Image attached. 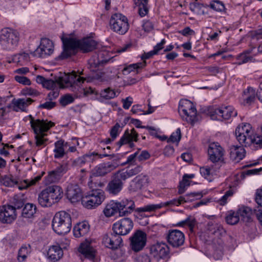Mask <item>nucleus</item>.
Segmentation results:
<instances>
[{
    "label": "nucleus",
    "mask_w": 262,
    "mask_h": 262,
    "mask_svg": "<svg viewBox=\"0 0 262 262\" xmlns=\"http://www.w3.org/2000/svg\"><path fill=\"white\" fill-rule=\"evenodd\" d=\"M1 183L7 187H12L15 185H18V181L14 179L12 176H5L1 179Z\"/></svg>",
    "instance_id": "nucleus-51"
},
{
    "label": "nucleus",
    "mask_w": 262,
    "mask_h": 262,
    "mask_svg": "<svg viewBox=\"0 0 262 262\" xmlns=\"http://www.w3.org/2000/svg\"><path fill=\"white\" fill-rule=\"evenodd\" d=\"M237 211L239 216L241 217L244 222H250L251 221L252 210L250 207L243 206L239 208Z\"/></svg>",
    "instance_id": "nucleus-40"
},
{
    "label": "nucleus",
    "mask_w": 262,
    "mask_h": 262,
    "mask_svg": "<svg viewBox=\"0 0 262 262\" xmlns=\"http://www.w3.org/2000/svg\"><path fill=\"white\" fill-rule=\"evenodd\" d=\"M100 96L101 97L107 100L115 98L117 96V95L114 90L108 88L101 91Z\"/></svg>",
    "instance_id": "nucleus-55"
},
{
    "label": "nucleus",
    "mask_w": 262,
    "mask_h": 262,
    "mask_svg": "<svg viewBox=\"0 0 262 262\" xmlns=\"http://www.w3.org/2000/svg\"><path fill=\"white\" fill-rule=\"evenodd\" d=\"M30 118V124L35 134V143L36 146H46V142L48 139L45 138L47 135L45 133L49 130L51 127L55 125V123L52 121H45L44 120L34 119L33 117L29 116Z\"/></svg>",
    "instance_id": "nucleus-3"
},
{
    "label": "nucleus",
    "mask_w": 262,
    "mask_h": 262,
    "mask_svg": "<svg viewBox=\"0 0 262 262\" xmlns=\"http://www.w3.org/2000/svg\"><path fill=\"white\" fill-rule=\"evenodd\" d=\"M256 92L255 90L251 88L248 87L243 92L242 95V102L244 105H250L254 102L255 99Z\"/></svg>",
    "instance_id": "nucleus-31"
},
{
    "label": "nucleus",
    "mask_w": 262,
    "mask_h": 262,
    "mask_svg": "<svg viewBox=\"0 0 262 262\" xmlns=\"http://www.w3.org/2000/svg\"><path fill=\"white\" fill-rule=\"evenodd\" d=\"M145 66L146 61L132 64L128 66V67L124 68L123 70V73L124 75L128 74L130 73L132 71H133L134 70H138L139 69L144 67Z\"/></svg>",
    "instance_id": "nucleus-54"
},
{
    "label": "nucleus",
    "mask_w": 262,
    "mask_h": 262,
    "mask_svg": "<svg viewBox=\"0 0 262 262\" xmlns=\"http://www.w3.org/2000/svg\"><path fill=\"white\" fill-rule=\"evenodd\" d=\"M45 173L44 172H42L41 175L37 176L34 178L30 180H25L23 182H21L20 184L18 186V188L20 190L27 188L30 186L35 185L37 182H38L41 178L43 174Z\"/></svg>",
    "instance_id": "nucleus-45"
},
{
    "label": "nucleus",
    "mask_w": 262,
    "mask_h": 262,
    "mask_svg": "<svg viewBox=\"0 0 262 262\" xmlns=\"http://www.w3.org/2000/svg\"><path fill=\"white\" fill-rule=\"evenodd\" d=\"M61 40L63 50L58 57L60 60L68 58L75 55L78 49L84 53L89 52L95 49L97 45V42L91 37H85L81 40H78L72 37H63Z\"/></svg>",
    "instance_id": "nucleus-2"
},
{
    "label": "nucleus",
    "mask_w": 262,
    "mask_h": 262,
    "mask_svg": "<svg viewBox=\"0 0 262 262\" xmlns=\"http://www.w3.org/2000/svg\"><path fill=\"white\" fill-rule=\"evenodd\" d=\"M110 24L111 29L120 34H124L129 28L127 17H111Z\"/></svg>",
    "instance_id": "nucleus-16"
},
{
    "label": "nucleus",
    "mask_w": 262,
    "mask_h": 262,
    "mask_svg": "<svg viewBox=\"0 0 262 262\" xmlns=\"http://www.w3.org/2000/svg\"><path fill=\"white\" fill-rule=\"evenodd\" d=\"M210 5L212 9L216 11L221 12L225 9V6L224 4L219 1H213Z\"/></svg>",
    "instance_id": "nucleus-62"
},
{
    "label": "nucleus",
    "mask_w": 262,
    "mask_h": 262,
    "mask_svg": "<svg viewBox=\"0 0 262 262\" xmlns=\"http://www.w3.org/2000/svg\"><path fill=\"white\" fill-rule=\"evenodd\" d=\"M226 221L228 224L231 225L236 224L239 221V216L238 211H229L226 217Z\"/></svg>",
    "instance_id": "nucleus-50"
},
{
    "label": "nucleus",
    "mask_w": 262,
    "mask_h": 262,
    "mask_svg": "<svg viewBox=\"0 0 262 262\" xmlns=\"http://www.w3.org/2000/svg\"><path fill=\"white\" fill-rule=\"evenodd\" d=\"M145 128L148 129L149 134L151 136L155 137V138L161 139L162 140H164L166 138V137L165 136L161 137L158 135V133L159 129L149 126H146Z\"/></svg>",
    "instance_id": "nucleus-61"
},
{
    "label": "nucleus",
    "mask_w": 262,
    "mask_h": 262,
    "mask_svg": "<svg viewBox=\"0 0 262 262\" xmlns=\"http://www.w3.org/2000/svg\"><path fill=\"white\" fill-rule=\"evenodd\" d=\"M181 138V134L180 128L177 129L175 132L173 133L169 138L168 139V142L172 143L179 142Z\"/></svg>",
    "instance_id": "nucleus-58"
},
{
    "label": "nucleus",
    "mask_w": 262,
    "mask_h": 262,
    "mask_svg": "<svg viewBox=\"0 0 262 262\" xmlns=\"http://www.w3.org/2000/svg\"><path fill=\"white\" fill-rule=\"evenodd\" d=\"M69 144L68 142L65 141L64 140L60 139L54 143V157L55 159L62 158L64 156L68 154V148Z\"/></svg>",
    "instance_id": "nucleus-24"
},
{
    "label": "nucleus",
    "mask_w": 262,
    "mask_h": 262,
    "mask_svg": "<svg viewBox=\"0 0 262 262\" xmlns=\"http://www.w3.org/2000/svg\"><path fill=\"white\" fill-rule=\"evenodd\" d=\"M122 127L123 126H121L118 123H116L111 128L110 130V136L113 140H115L119 135Z\"/></svg>",
    "instance_id": "nucleus-57"
},
{
    "label": "nucleus",
    "mask_w": 262,
    "mask_h": 262,
    "mask_svg": "<svg viewBox=\"0 0 262 262\" xmlns=\"http://www.w3.org/2000/svg\"><path fill=\"white\" fill-rule=\"evenodd\" d=\"M60 179L59 175L57 174L54 170H52L49 171L48 175L45 177L44 183L46 185H50L51 183L58 182Z\"/></svg>",
    "instance_id": "nucleus-48"
},
{
    "label": "nucleus",
    "mask_w": 262,
    "mask_h": 262,
    "mask_svg": "<svg viewBox=\"0 0 262 262\" xmlns=\"http://www.w3.org/2000/svg\"><path fill=\"white\" fill-rule=\"evenodd\" d=\"M236 58L237 60L236 63L240 65L249 61H251L252 60L253 57L246 55L245 53L243 52L242 53L238 55Z\"/></svg>",
    "instance_id": "nucleus-56"
},
{
    "label": "nucleus",
    "mask_w": 262,
    "mask_h": 262,
    "mask_svg": "<svg viewBox=\"0 0 262 262\" xmlns=\"http://www.w3.org/2000/svg\"><path fill=\"white\" fill-rule=\"evenodd\" d=\"M221 165L219 164H213L210 165L204 166L200 168V171L201 175L206 179H210L211 176L216 174V172L220 169Z\"/></svg>",
    "instance_id": "nucleus-28"
},
{
    "label": "nucleus",
    "mask_w": 262,
    "mask_h": 262,
    "mask_svg": "<svg viewBox=\"0 0 262 262\" xmlns=\"http://www.w3.org/2000/svg\"><path fill=\"white\" fill-rule=\"evenodd\" d=\"M32 101L33 100L31 98L19 99L14 102L13 110L15 112L25 111L26 108Z\"/></svg>",
    "instance_id": "nucleus-38"
},
{
    "label": "nucleus",
    "mask_w": 262,
    "mask_h": 262,
    "mask_svg": "<svg viewBox=\"0 0 262 262\" xmlns=\"http://www.w3.org/2000/svg\"><path fill=\"white\" fill-rule=\"evenodd\" d=\"M196 221L195 219L191 216L187 217L184 220L179 222L177 225L180 227H188L190 231L193 232V228L196 224Z\"/></svg>",
    "instance_id": "nucleus-47"
},
{
    "label": "nucleus",
    "mask_w": 262,
    "mask_h": 262,
    "mask_svg": "<svg viewBox=\"0 0 262 262\" xmlns=\"http://www.w3.org/2000/svg\"><path fill=\"white\" fill-rule=\"evenodd\" d=\"M11 206L14 209V210L16 209L21 208L25 204V201L23 198V196L19 195H15L11 200Z\"/></svg>",
    "instance_id": "nucleus-49"
},
{
    "label": "nucleus",
    "mask_w": 262,
    "mask_h": 262,
    "mask_svg": "<svg viewBox=\"0 0 262 262\" xmlns=\"http://www.w3.org/2000/svg\"><path fill=\"white\" fill-rule=\"evenodd\" d=\"M19 33L10 28H4L0 32V45L3 50L11 51L18 45Z\"/></svg>",
    "instance_id": "nucleus-5"
},
{
    "label": "nucleus",
    "mask_w": 262,
    "mask_h": 262,
    "mask_svg": "<svg viewBox=\"0 0 262 262\" xmlns=\"http://www.w3.org/2000/svg\"><path fill=\"white\" fill-rule=\"evenodd\" d=\"M252 133L251 126L249 123H242L239 125L235 131L236 139L242 145H244L248 139V137Z\"/></svg>",
    "instance_id": "nucleus-18"
},
{
    "label": "nucleus",
    "mask_w": 262,
    "mask_h": 262,
    "mask_svg": "<svg viewBox=\"0 0 262 262\" xmlns=\"http://www.w3.org/2000/svg\"><path fill=\"white\" fill-rule=\"evenodd\" d=\"M142 169V167L140 165H137L134 168L128 169L126 170L122 169L118 171L121 175L122 178H123L125 180L132 177L138 173H139Z\"/></svg>",
    "instance_id": "nucleus-39"
},
{
    "label": "nucleus",
    "mask_w": 262,
    "mask_h": 262,
    "mask_svg": "<svg viewBox=\"0 0 262 262\" xmlns=\"http://www.w3.org/2000/svg\"><path fill=\"white\" fill-rule=\"evenodd\" d=\"M90 230V226L86 222L77 224L73 228V234L76 237L85 235Z\"/></svg>",
    "instance_id": "nucleus-29"
},
{
    "label": "nucleus",
    "mask_w": 262,
    "mask_h": 262,
    "mask_svg": "<svg viewBox=\"0 0 262 262\" xmlns=\"http://www.w3.org/2000/svg\"><path fill=\"white\" fill-rule=\"evenodd\" d=\"M49 196L51 197L54 204L59 202L63 196L62 188L58 185H51L46 188Z\"/></svg>",
    "instance_id": "nucleus-26"
},
{
    "label": "nucleus",
    "mask_w": 262,
    "mask_h": 262,
    "mask_svg": "<svg viewBox=\"0 0 262 262\" xmlns=\"http://www.w3.org/2000/svg\"><path fill=\"white\" fill-rule=\"evenodd\" d=\"M14 78L17 82L24 85H30L31 84L30 80L23 76L15 75Z\"/></svg>",
    "instance_id": "nucleus-63"
},
{
    "label": "nucleus",
    "mask_w": 262,
    "mask_h": 262,
    "mask_svg": "<svg viewBox=\"0 0 262 262\" xmlns=\"http://www.w3.org/2000/svg\"><path fill=\"white\" fill-rule=\"evenodd\" d=\"M31 252V247L29 244H23L18 251L17 259L18 262H24Z\"/></svg>",
    "instance_id": "nucleus-33"
},
{
    "label": "nucleus",
    "mask_w": 262,
    "mask_h": 262,
    "mask_svg": "<svg viewBox=\"0 0 262 262\" xmlns=\"http://www.w3.org/2000/svg\"><path fill=\"white\" fill-rule=\"evenodd\" d=\"M194 177V174H185L183 177L182 180L180 182L179 193L182 194L184 192L185 188L190 185V181L189 179H192Z\"/></svg>",
    "instance_id": "nucleus-46"
},
{
    "label": "nucleus",
    "mask_w": 262,
    "mask_h": 262,
    "mask_svg": "<svg viewBox=\"0 0 262 262\" xmlns=\"http://www.w3.org/2000/svg\"><path fill=\"white\" fill-rule=\"evenodd\" d=\"M139 134L135 128L131 129H127L125 130L123 135L122 136L119 141L116 143L119 148L123 145L128 144L129 146L133 148L135 146L133 142L138 141Z\"/></svg>",
    "instance_id": "nucleus-14"
},
{
    "label": "nucleus",
    "mask_w": 262,
    "mask_h": 262,
    "mask_svg": "<svg viewBox=\"0 0 262 262\" xmlns=\"http://www.w3.org/2000/svg\"><path fill=\"white\" fill-rule=\"evenodd\" d=\"M134 223L131 219L124 217L115 222L113 225V230L115 233L121 235H126L132 230Z\"/></svg>",
    "instance_id": "nucleus-11"
},
{
    "label": "nucleus",
    "mask_w": 262,
    "mask_h": 262,
    "mask_svg": "<svg viewBox=\"0 0 262 262\" xmlns=\"http://www.w3.org/2000/svg\"><path fill=\"white\" fill-rule=\"evenodd\" d=\"M38 200L39 204L43 207H50L54 204L46 188L39 194Z\"/></svg>",
    "instance_id": "nucleus-35"
},
{
    "label": "nucleus",
    "mask_w": 262,
    "mask_h": 262,
    "mask_svg": "<svg viewBox=\"0 0 262 262\" xmlns=\"http://www.w3.org/2000/svg\"><path fill=\"white\" fill-rule=\"evenodd\" d=\"M252 144L261 147L262 146V135H253V133H251V135L248 137V139H247L244 145L245 146H249Z\"/></svg>",
    "instance_id": "nucleus-43"
},
{
    "label": "nucleus",
    "mask_w": 262,
    "mask_h": 262,
    "mask_svg": "<svg viewBox=\"0 0 262 262\" xmlns=\"http://www.w3.org/2000/svg\"><path fill=\"white\" fill-rule=\"evenodd\" d=\"M244 146L233 145L231 147L230 157L232 160L238 162L245 157L246 151L243 147Z\"/></svg>",
    "instance_id": "nucleus-27"
},
{
    "label": "nucleus",
    "mask_w": 262,
    "mask_h": 262,
    "mask_svg": "<svg viewBox=\"0 0 262 262\" xmlns=\"http://www.w3.org/2000/svg\"><path fill=\"white\" fill-rule=\"evenodd\" d=\"M207 229L210 234L214 235L217 237H220L226 233L225 230L221 225L214 224L212 222L208 223Z\"/></svg>",
    "instance_id": "nucleus-34"
},
{
    "label": "nucleus",
    "mask_w": 262,
    "mask_h": 262,
    "mask_svg": "<svg viewBox=\"0 0 262 262\" xmlns=\"http://www.w3.org/2000/svg\"><path fill=\"white\" fill-rule=\"evenodd\" d=\"M52 226L53 230L59 235L69 233L72 227L71 215L64 211L57 212L53 219Z\"/></svg>",
    "instance_id": "nucleus-4"
},
{
    "label": "nucleus",
    "mask_w": 262,
    "mask_h": 262,
    "mask_svg": "<svg viewBox=\"0 0 262 262\" xmlns=\"http://www.w3.org/2000/svg\"><path fill=\"white\" fill-rule=\"evenodd\" d=\"M64 88V87H57L52 89L51 91L48 94L47 99L50 101L56 99L59 96V89H63Z\"/></svg>",
    "instance_id": "nucleus-60"
},
{
    "label": "nucleus",
    "mask_w": 262,
    "mask_h": 262,
    "mask_svg": "<svg viewBox=\"0 0 262 262\" xmlns=\"http://www.w3.org/2000/svg\"><path fill=\"white\" fill-rule=\"evenodd\" d=\"M209 160L213 164H219L222 166L224 163L225 151L222 147L217 142H213L209 144L208 149Z\"/></svg>",
    "instance_id": "nucleus-8"
},
{
    "label": "nucleus",
    "mask_w": 262,
    "mask_h": 262,
    "mask_svg": "<svg viewBox=\"0 0 262 262\" xmlns=\"http://www.w3.org/2000/svg\"><path fill=\"white\" fill-rule=\"evenodd\" d=\"M47 255L51 260L57 261L62 257L63 251L59 246H53L49 249Z\"/></svg>",
    "instance_id": "nucleus-30"
},
{
    "label": "nucleus",
    "mask_w": 262,
    "mask_h": 262,
    "mask_svg": "<svg viewBox=\"0 0 262 262\" xmlns=\"http://www.w3.org/2000/svg\"><path fill=\"white\" fill-rule=\"evenodd\" d=\"M149 0H136L135 4L138 7V13L140 16H145L148 12Z\"/></svg>",
    "instance_id": "nucleus-42"
},
{
    "label": "nucleus",
    "mask_w": 262,
    "mask_h": 262,
    "mask_svg": "<svg viewBox=\"0 0 262 262\" xmlns=\"http://www.w3.org/2000/svg\"><path fill=\"white\" fill-rule=\"evenodd\" d=\"M119 202L112 201L105 206L103 213L105 216L111 217L119 213Z\"/></svg>",
    "instance_id": "nucleus-36"
},
{
    "label": "nucleus",
    "mask_w": 262,
    "mask_h": 262,
    "mask_svg": "<svg viewBox=\"0 0 262 262\" xmlns=\"http://www.w3.org/2000/svg\"><path fill=\"white\" fill-rule=\"evenodd\" d=\"M102 243L107 247L112 249H116L122 243L121 237L117 233H106L103 235Z\"/></svg>",
    "instance_id": "nucleus-19"
},
{
    "label": "nucleus",
    "mask_w": 262,
    "mask_h": 262,
    "mask_svg": "<svg viewBox=\"0 0 262 262\" xmlns=\"http://www.w3.org/2000/svg\"><path fill=\"white\" fill-rule=\"evenodd\" d=\"M206 113L212 120L221 121V107L209 106L207 108Z\"/></svg>",
    "instance_id": "nucleus-41"
},
{
    "label": "nucleus",
    "mask_w": 262,
    "mask_h": 262,
    "mask_svg": "<svg viewBox=\"0 0 262 262\" xmlns=\"http://www.w3.org/2000/svg\"><path fill=\"white\" fill-rule=\"evenodd\" d=\"M119 214L120 216H127L134 210L137 212L134 201L130 199H124L119 202ZM138 213H139L138 212Z\"/></svg>",
    "instance_id": "nucleus-22"
},
{
    "label": "nucleus",
    "mask_w": 262,
    "mask_h": 262,
    "mask_svg": "<svg viewBox=\"0 0 262 262\" xmlns=\"http://www.w3.org/2000/svg\"><path fill=\"white\" fill-rule=\"evenodd\" d=\"M113 156L114 155H109L107 154H99L96 152H91L85 155V157L87 161V163L93 162L98 159H101L104 157Z\"/></svg>",
    "instance_id": "nucleus-52"
},
{
    "label": "nucleus",
    "mask_w": 262,
    "mask_h": 262,
    "mask_svg": "<svg viewBox=\"0 0 262 262\" xmlns=\"http://www.w3.org/2000/svg\"><path fill=\"white\" fill-rule=\"evenodd\" d=\"M118 165L115 162H108L100 164L93 169V174L96 176H104L115 169Z\"/></svg>",
    "instance_id": "nucleus-23"
},
{
    "label": "nucleus",
    "mask_w": 262,
    "mask_h": 262,
    "mask_svg": "<svg viewBox=\"0 0 262 262\" xmlns=\"http://www.w3.org/2000/svg\"><path fill=\"white\" fill-rule=\"evenodd\" d=\"M66 195L68 199L72 203L82 201L83 198L80 188L76 184H70L68 186Z\"/></svg>",
    "instance_id": "nucleus-20"
},
{
    "label": "nucleus",
    "mask_w": 262,
    "mask_h": 262,
    "mask_svg": "<svg viewBox=\"0 0 262 262\" xmlns=\"http://www.w3.org/2000/svg\"><path fill=\"white\" fill-rule=\"evenodd\" d=\"M183 199V196H181L178 199H173L165 202H161L157 204H148L144 206L143 207H139L137 209V211L138 212H151L156 211V210L165 207L179 206V205L184 203Z\"/></svg>",
    "instance_id": "nucleus-9"
},
{
    "label": "nucleus",
    "mask_w": 262,
    "mask_h": 262,
    "mask_svg": "<svg viewBox=\"0 0 262 262\" xmlns=\"http://www.w3.org/2000/svg\"><path fill=\"white\" fill-rule=\"evenodd\" d=\"M93 80V78L87 76L84 73L83 70L82 71H78L77 72L73 71L69 74L66 80L63 78H59L58 80L54 81L51 79H47L40 75H38L36 77V81L48 90H52L57 87H65L64 84L70 85L72 86L75 85L80 86L85 81L90 82Z\"/></svg>",
    "instance_id": "nucleus-1"
},
{
    "label": "nucleus",
    "mask_w": 262,
    "mask_h": 262,
    "mask_svg": "<svg viewBox=\"0 0 262 262\" xmlns=\"http://www.w3.org/2000/svg\"><path fill=\"white\" fill-rule=\"evenodd\" d=\"M221 121H223L236 116L237 112L232 106H222L221 107Z\"/></svg>",
    "instance_id": "nucleus-32"
},
{
    "label": "nucleus",
    "mask_w": 262,
    "mask_h": 262,
    "mask_svg": "<svg viewBox=\"0 0 262 262\" xmlns=\"http://www.w3.org/2000/svg\"><path fill=\"white\" fill-rule=\"evenodd\" d=\"M36 207L33 204L27 203L22 211V216L26 218H30L35 213Z\"/></svg>",
    "instance_id": "nucleus-44"
},
{
    "label": "nucleus",
    "mask_w": 262,
    "mask_h": 262,
    "mask_svg": "<svg viewBox=\"0 0 262 262\" xmlns=\"http://www.w3.org/2000/svg\"><path fill=\"white\" fill-rule=\"evenodd\" d=\"M124 181L125 180L122 178L120 173L118 171L116 172L113 175L112 179L107 184L106 191L113 195L118 194L123 188Z\"/></svg>",
    "instance_id": "nucleus-13"
},
{
    "label": "nucleus",
    "mask_w": 262,
    "mask_h": 262,
    "mask_svg": "<svg viewBox=\"0 0 262 262\" xmlns=\"http://www.w3.org/2000/svg\"><path fill=\"white\" fill-rule=\"evenodd\" d=\"M105 199L104 192L101 189L92 190L83 196L81 203L87 209H93L100 205Z\"/></svg>",
    "instance_id": "nucleus-7"
},
{
    "label": "nucleus",
    "mask_w": 262,
    "mask_h": 262,
    "mask_svg": "<svg viewBox=\"0 0 262 262\" xmlns=\"http://www.w3.org/2000/svg\"><path fill=\"white\" fill-rule=\"evenodd\" d=\"M146 181L145 176L139 175L135 177L130 183V189L133 191H137L142 188L145 181Z\"/></svg>",
    "instance_id": "nucleus-37"
},
{
    "label": "nucleus",
    "mask_w": 262,
    "mask_h": 262,
    "mask_svg": "<svg viewBox=\"0 0 262 262\" xmlns=\"http://www.w3.org/2000/svg\"><path fill=\"white\" fill-rule=\"evenodd\" d=\"M179 113L183 120L189 123H194L197 120V111L192 102L182 99L179 102Z\"/></svg>",
    "instance_id": "nucleus-6"
},
{
    "label": "nucleus",
    "mask_w": 262,
    "mask_h": 262,
    "mask_svg": "<svg viewBox=\"0 0 262 262\" xmlns=\"http://www.w3.org/2000/svg\"><path fill=\"white\" fill-rule=\"evenodd\" d=\"M146 234L137 230L129 237L130 249L135 252L141 251L146 245Z\"/></svg>",
    "instance_id": "nucleus-10"
},
{
    "label": "nucleus",
    "mask_w": 262,
    "mask_h": 262,
    "mask_svg": "<svg viewBox=\"0 0 262 262\" xmlns=\"http://www.w3.org/2000/svg\"><path fill=\"white\" fill-rule=\"evenodd\" d=\"M166 239L168 243L174 248L182 246L185 242L184 234L177 229L169 230L167 234Z\"/></svg>",
    "instance_id": "nucleus-15"
},
{
    "label": "nucleus",
    "mask_w": 262,
    "mask_h": 262,
    "mask_svg": "<svg viewBox=\"0 0 262 262\" xmlns=\"http://www.w3.org/2000/svg\"><path fill=\"white\" fill-rule=\"evenodd\" d=\"M150 252L154 257L157 259H164L168 256L169 248L165 243L157 242L151 246Z\"/></svg>",
    "instance_id": "nucleus-17"
},
{
    "label": "nucleus",
    "mask_w": 262,
    "mask_h": 262,
    "mask_svg": "<svg viewBox=\"0 0 262 262\" xmlns=\"http://www.w3.org/2000/svg\"><path fill=\"white\" fill-rule=\"evenodd\" d=\"M135 262H150V258L147 254L140 255L135 258Z\"/></svg>",
    "instance_id": "nucleus-64"
},
{
    "label": "nucleus",
    "mask_w": 262,
    "mask_h": 262,
    "mask_svg": "<svg viewBox=\"0 0 262 262\" xmlns=\"http://www.w3.org/2000/svg\"><path fill=\"white\" fill-rule=\"evenodd\" d=\"M74 100V99L71 95L67 94L60 97L59 102L62 106H65L72 103Z\"/></svg>",
    "instance_id": "nucleus-59"
},
{
    "label": "nucleus",
    "mask_w": 262,
    "mask_h": 262,
    "mask_svg": "<svg viewBox=\"0 0 262 262\" xmlns=\"http://www.w3.org/2000/svg\"><path fill=\"white\" fill-rule=\"evenodd\" d=\"M203 196V194L201 192H190L186 194L185 196H182L183 199V202H192L195 200L200 199L202 198Z\"/></svg>",
    "instance_id": "nucleus-53"
},
{
    "label": "nucleus",
    "mask_w": 262,
    "mask_h": 262,
    "mask_svg": "<svg viewBox=\"0 0 262 262\" xmlns=\"http://www.w3.org/2000/svg\"><path fill=\"white\" fill-rule=\"evenodd\" d=\"M16 214L11 205H4L0 207V222L3 223H11L16 219Z\"/></svg>",
    "instance_id": "nucleus-21"
},
{
    "label": "nucleus",
    "mask_w": 262,
    "mask_h": 262,
    "mask_svg": "<svg viewBox=\"0 0 262 262\" xmlns=\"http://www.w3.org/2000/svg\"><path fill=\"white\" fill-rule=\"evenodd\" d=\"M54 51L53 43L48 38H42L39 46L32 53L34 56L45 58Z\"/></svg>",
    "instance_id": "nucleus-12"
},
{
    "label": "nucleus",
    "mask_w": 262,
    "mask_h": 262,
    "mask_svg": "<svg viewBox=\"0 0 262 262\" xmlns=\"http://www.w3.org/2000/svg\"><path fill=\"white\" fill-rule=\"evenodd\" d=\"M79 252L89 259H93L96 253V249L92 246L91 243L85 241L81 243L78 249Z\"/></svg>",
    "instance_id": "nucleus-25"
}]
</instances>
